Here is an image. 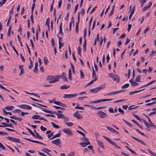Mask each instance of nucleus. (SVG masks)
Instances as JSON below:
<instances>
[{
  "label": "nucleus",
  "mask_w": 156,
  "mask_h": 156,
  "mask_svg": "<svg viewBox=\"0 0 156 156\" xmlns=\"http://www.w3.org/2000/svg\"><path fill=\"white\" fill-rule=\"evenodd\" d=\"M144 89H141V90H136V91H131V92H129V94L130 95H132L133 94H134V93H137V92H139L140 91H142L143 90H144Z\"/></svg>",
  "instance_id": "obj_20"
},
{
  "label": "nucleus",
  "mask_w": 156,
  "mask_h": 156,
  "mask_svg": "<svg viewBox=\"0 0 156 156\" xmlns=\"http://www.w3.org/2000/svg\"><path fill=\"white\" fill-rule=\"evenodd\" d=\"M97 114L99 117L101 119L105 118L107 116V115L104 112L101 111H99L97 112Z\"/></svg>",
  "instance_id": "obj_4"
},
{
  "label": "nucleus",
  "mask_w": 156,
  "mask_h": 156,
  "mask_svg": "<svg viewBox=\"0 0 156 156\" xmlns=\"http://www.w3.org/2000/svg\"><path fill=\"white\" fill-rule=\"evenodd\" d=\"M32 119H39V120H43L46 122L48 121L46 119H44L42 117H41V116H40L39 115H34L32 117Z\"/></svg>",
  "instance_id": "obj_6"
},
{
  "label": "nucleus",
  "mask_w": 156,
  "mask_h": 156,
  "mask_svg": "<svg viewBox=\"0 0 156 156\" xmlns=\"http://www.w3.org/2000/svg\"><path fill=\"white\" fill-rule=\"evenodd\" d=\"M35 137H37V138L40 139H43V138L38 133H36Z\"/></svg>",
  "instance_id": "obj_48"
},
{
  "label": "nucleus",
  "mask_w": 156,
  "mask_h": 156,
  "mask_svg": "<svg viewBox=\"0 0 156 156\" xmlns=\"http://www.w3.org/2000/svg\"><path fill=\"white\" fill-rule=\"evenodd\" d=\"M78 4H77L75 6V10L74 12V13H75L76 12V10H77V9H78Z\"/></svg>",
  "instance_id": "obj_62"
},
{
  "label": "nucleus",
  "mask_w": 156,
  "mask_h": 156,
  "mask_svg": "<svg viewBox=\"0 0 156 156\" xmlns=\"http://www.w3.org/2000/svg\"><path fill=\"white\" fill-rule=\"evenodd\" d=\"M26 105H18L17 107L22 109H26Z\"/></svg>",
  "instance_id": "obj_29"
},
{
  "label": "nucleus",
  "mask_w": 156,
  "mask_h": 156,
  "mask_svg": "<svg viewBox=\"0 0 156 156\" xmlns=\"http://www.w3.org/2000/svg\"><path fill=\"white\" fill-rule=\"evenodd\" d=\"M150 126L151 127H154L156 129V126L154 124H153L152 123H151L150 124Z\"/></svg>",
  "instance_id": "obj_63"
},
{
  "label": "nucleus",
  "mask_w": 156,
  "mask_h": 156,
  "mask_svg": "<svg viewBox=\"0 0 156 156\" xmlns=\"http://www.w3.org/2000/svg\"><path fill=\"white\" fill-rule=\"evenodd\" d=\"M108 110L111 113H113L114 112L113 109L112 108H109Z\"/></svg>",
  "instance_id": "obj_64"
},
{
  "label": "nucleus",
  "mask_w": 156,
  "mask_h": 156,
  "mask_svg": "<svg viewBox=\"0 0 156 156\" xmlns=\"http://www.w3.org/2000/svg\"><path fill=\"white\" fill-rule=\"evenodd\" d=\"M118 111L119 112L121 113L122 114H124V111L121 108H118Z\"/></svg>",
  "instance_id": "obj_52"
},
{
  "label": "nucleus",
  "mask_w": 156,
  "mask_h": 156,
  "mask_svg": "<svg viewBox=\"0 0 156 156\" xmlns=\"http://www.w3.org/2000/svg\"><path fill=\"white\" fill-rule=\"evenodd\" d=\"M62 23H61L59 26V33L62 36H63V33L62 31Z\"/></svg>",
  "instance_id": "obj_17"
},
{
  "label": "nucleus",
  "mask_w": 156,
  "mask_h": 156,
  "mask_svg": "<svg viewBox=\"0 0 156 156\" xmlns=\"http://www.w3.org/2000/svg\"><path fill=\"white\" fill-rule=\"evenodd\" d=\"M147 150L152 156H156V154L152 152L149 149H148Z\"/></svg>",
  "instance_id": "obj_34"
},
{
  "label": "nucleus",
  "mask_w": 156,
  "mask_h": 156,
  "mask_svg": "<svg viewBox=\"0 0 156 156\" xmlns=\"http://www.w3.org/2000/svg\"><path fill=\"white\" fill-rule=\"evenodd\" d=\"M77 95L76 94H64V98H73Z\"/></svg>",
  "instance_id": "obj_10"
},
{
  "label": "nucleus",
  "mask_w": 156,
  "mask_h": 156,
  "mask_svg": "<svg viewBox=\"0 0 156 156\" xmlns=\"http://www.w3.org/2000/svg\"><path fill=\"white\" fill-rule=\"evenodd\" d=\"M26 129L32 136L35 137V134L28 127H27Z\"/></svg>",
  "instance_id": "obj_22"
},
{
  "label": "nucleus",
  "mask_w": 156,
  "mask_h": 156,
  "mask_svg": "<svg viewBox=\"0 0 156 156\" xmlns=\"http://www.w3.org/2000/svg\"><path fill=\"white\" fill-rule=\"evenodd\" d=\"M38 63L36 62L35 64V66L33 69V72H35L36 73H37L38 71L37 66H38Z\"/></svg>",
  "instance_id": "obj_16"
},
{
  "label": "nucleus",
  "mask_w": 156,
  "mask_h": 156,
  "mask_svg": "<svg viewBox=\"0 0 156 156\" xmlns=\"http://www.w3.org/2000/svg\"><path fill=\"white\" fill-rule=\"evenodd\" d=\"M86 38H85L84 43L83 44V50L84 52H85L86 51Z\"/></svg>",
  "instance_id": "obj_26"
},
{
  "label": "nucleus",
  "mask_w": 156,
  "mask_h": 156,
  "mask_svg": "<svg viewBox=\"0 0 156 156\" xmlns=\"http://www.w3.org/2000/svg\"><path fill=\"white\" fill-rule=\"evenodd\" d=\"M133 115L136 119H137V120L139 121H141L142 120H143L141 118H140L138 115L135 114H133Z\"/></svg>",
  "instance_id": "obj_32"
},
{
  "label": "nucleus",
  "mask_w": 156,
  "mask_h": 156,
  "mask_svg": "<svg viewBox=\"0 0 156 156\" xmlns=\"http://www.w3.org/2000/svg\"><path fill=\"white\" fill-rule=\"evenodd\" d=\"M33 66V62L32 61L30 62V64L29 65L28 68L29 69H31Z\"/></svg>",
  "instance_id": "obj_59"
},
{
  "label": "nucleus",
  "mask_w": 156,
  "mask_h": 156,
  "mask_svg": "<svg viewBox=\"0 0 156 156\" xmlns=\"http://www.w3.org/2000/svg\"><path fill=\"white\" fill-rule=\"evenodd\" d=\"M24 138V139H25L26 140H27L29 141H30V142H33L35 143H37V141L33 140H31V139H29V138Z\"/></svg>",
  "instance_id": "obj_38"
},
{
  "label": "nucleus",
  "mask_w": 156,
  "mask_h": 156,
  "mask_svg": "<svg viewBox=\"0 0 156 156\" xmlns=\"http://www.w3.org/2000/svg\"><path fill=\"white\" fill-rule=\"evenodd\" d=\"M74 116L78 119H82V117L79 114L78 111L74 113Z\"/></svg>",
  "instance_id": "obj_8"
},
{
  "label": "nucleus",
  "mask_w": 156,
  "mask_h": 156,
  "mask_svg": "<svg viewBox=\"0 0 156 156\" xmlns=\"http://www.w3.org/2000/svg\"><path fill=\"white\" fill-rule=\"evenodd\" d=\"M106 128H107V129L110 132H114V131H115V129H113L111 128L109 126H106Z\"/></svg>",
  "instance_id": "obj_36"
},
{
  "label": "nucleus",
  "mask_w": 156,
  "mask_h": 156,
  "mask_svg": "<svg viewBox=\"0 0 156 156\" xmlns=\"http://www.w3.org/2000/svg\"><path fill=\"white\" fill-rule=\"evenodd\" d=\"M131 137L132 138H133V139H134V140H136L138 142L141 143V144L146 146V144H145V143L142 140H141L137 138H136V137H135L133 136H131Z\"/></svg>",
  "instance_id": "obj_12"
},
{
  "label": "nucleus",
  "mask_w": 156,
  "mask_h": 156,
  "mask_svg": "<svg viewBox=\"0 0 156 156\" xmlns=\"http://www.w3.org/2000/svg\"><path fill=\"white\" fill-rule=\"evenodd\" d=\"M62 131L65 133L69 135H72L73 134L72 132L69 129H65Z\"/></svg>",
  "instance_id": "obj_11"
},
{
  "label": "nucleus",
  "mask_w": 156,
  "mask_h": 156,
  "mask_svg": "<svg viewBox=\"0 0 156 156\" xmlns=\"http://www.w3.org/2000/svg\"><path fill=\"white\" fill-rule=\"evenodd\" d=\"M5 109L7 110H11L14 108V107L12 106H7L5 107Z\"/></svg>",
  "instance_id": "obj_27"
},
{
  "label": "nucleus",
  "mask_w": 156,
  "mask_h": 156,
  "mask_svg": "<svg viewBox=\"0 0 156 156\" xmlns=\"http://www.w3.org/2000/svg\"><path fill=\"white\" fill-rule=\"evenodd\" d=\"M143 122H144V124L145 125V126L147 128H149L150 126V125L144 119H143Z\"/></svg>",
  "instance_id": "obj_31"
},
{
  "label": "nucleus",
  "mask_w": 156,
  "mask_h": 156,
  "mask_svg": "<svg viewBox=\"0 0 156 156\" xmlns=\"http://www.w3.org/2000/svg\"><path fill=\"white\" fill-rule=\"evenodd\" d=\"M0 148L3 150L6 149V148L2 145V144L0 142Z\"/></svg>",
  "instance_id": "obj_49"
},
{
  "label": "nucleus",
  "mask_w": 156,
  "mask_h": 156,
  "mask_svg": "<svg viewBox=\"0 0 156 156\" xmlns=\"http://www.w3.org/2000/svg\"><path fill=\"white\" fill-rule=\"evenodd\" d=\"M77 132L78 133H79L81 134L83 136L85 137V134L83 133L82 132L78 130H77Z\"/></svg>",
  "instance_id": "obj_61"
},
{
  "label": "nucleus",
  "mask_w": 156,
  "mask_h": 156,
  "mask_svg": "<svg viewBox=\"0 0 156 156\" xmlns=\"http://www.w3.org/2000/svg\"><path fill=\"white\" fill-rule=\"evenodd\" d=\"M138 83H136L135 82H134L133 83H131V85L133 87H134L135 86H136L138 85Z\"/></svg>",
  "instance_id": "obj_51"
},
{
  "label": "nucleus",
  "mask_w": 156,
  "mask_h": 156,
  "mask_svg": "<svg viewBox=\"0 0 156 156\" xmlns=\"http://www.w3.org/2000/svg\"><path fill=\"white\" fill-rule=\"evenodd\" d=\"M80 78L81 79H83L84 77L83 72L81 70H80Z\"/></svg>",
  "instance_id": "obj_39"
},
{
  "label": "nucleus",
  "mask_w": 156,
  "mask_h": 156,
  "mask_svg": "<svg viewBox=\"0 0 156 156\" xmlns=\"http://www.w3.org/2000/svg\"><path fill=\"white\" fill-rule=\"evenodd\" d=\"M103 137L111 144L113 146L119 149L120 148V147L118 146L114 142L112 141V140L110 138L106 137L105 136H103Z\"/></svg>",
  "instance_id": "obj_3"
},
{
  "label": "nucleus",
  "mask_w": 156,
  "mask_h": 156,
  "mask_svg": "<svg viewBox=\"0 0 156 156\" xmlns=\"http://www.w3.org/2000/svg\"><path fill=\"white\" fill-rule=\"evenodd\" d=\"M61 131H60L58 134L54 135V137H55V138L60 137L61 135Z\"/></svg>",
  "instance_id": "obj_55"
},
{
  "label": "nucleus",
  "mask_w": 156,
  "mask_h": 156,
  "mask_svg": "<svg viewBox=\"0 0 156 156\" xmlns=\"http://www.w3.org/2000/svg\"><path fill=\"white\" fill-rule=\"evenodd\" d=\"M98 144L101 147L104 148L103 143L101 141L97 140Z\"/></svg>",
  "instance_id": "obj_21"
},
{
  "label": "nucleus",
  "mask_w": 156,
  "mask_h": 156,
  "mask_svg": "<svg viewBox=\"0 0 156 156\" xmlns=\"http://www.w3.org/2000/svg\"><path fill=\"white\" fill-rule=\"evenodd\" d=\"M75 108L80 109H84V108H83L78 106V104H77V105L75 107Z\"/></svg>",
  "instance_id": "obj_58"
},
{
  "label": "nucleus",
  "mask_w": 156,
  "mask_h": 156,
  "mask_svg": "<svg viewBox=\"0 0 156 156\" xmlns=\"http://www.w3.org/2000/svg\"><path fill=\"white\" fill-rule=\"evenodd\" d=\"M105 88L104 85H101L99 87H97V89L98 90V91L99 90H101L102 89H104Z\"/></svg>",
  "instance_id": "obj_37"
},
{
  "label": "nucleus",
  "mask_w": 156,
  "mask_h": 156,
  "mask_svg": "<svg viewBox=\"0 0 156 156\" xmlns=\"http://www.w3.org/2000/svg\"><path fill=\"white\" fill-rule=\"evenodd\" d=\"M58 44H59V46L58 47V48L59 49H60L61 48V47L63 46L64 44H63V43H61L60 42V41H58Z\"/></svg>",
  "instance_id": "obj_50"
},
{
  "label": "nucleus",
  "mask_w": 156,
  "mask_h": 156,
  "mask_svg": "<svg viewBox=\"0 0 156 156\" xmlns=\"http://www.w3.org/2000/svg\"><path fill=\"white\" fill-rule=\"evenodd\" d=\"M54 103L56 105H58L62 107H66V105L65 104H63L60 101H55V102H54Z\"/></svg>",
  "instance_id": "obj_13"
},
{
  "label": "nucleus",
  "mask_w": 156,
  "mask_h": 156,
  "mask_svg": "<svg viewBox=\"0 0 156 156\" xmlns=\"http://www.w3.org/2000/svg\"><path fill=\"white\" fill-rule=\"evenodd\" d=\"M47 80H51L49 82V83H53L58 81V78L53 76H48L47 77Z\"/></svg>",
  "instance_id": "obj_2"
},
{
  "label": "nucleus",
  "mask_w": 156,
  "mask_h": 156,
  "mask_svg": "<svg viewBox=\"0 0 156 156\" xmlns=\"http://www.w3.org/2000/svg\"><path fill=\"white\" fill-rule=\"evenodd\" d=\"M92 77H94V78L95 77H97L93 67H92Z\"/></svg>",
  "instance_id": "obj_46"
},
{
  "label": "nucleus",
  "mask_w": 156,
  "mask_h": 156,
  "mask_svg": "<svg viewBox=\"0 0 156 156\" xmlns=\"http://www.w3.org/2000/svg\"><path fill=\"white\" fill-rule=\"evenodd\" d=\"M61 77L63 80H64V81H67V79L65 76V73H62V75L61 76Z\"/></svg>",
  "instance_id": "obj_28"
},
{
  "label": "nucleus",
  "mask_w": 156,
  "mask_h": 156,
  "mask_svg": "<svg viewBox=\"0 0 156 156\" xmlns=\"http://www.w3.org/2000/svg\"><path fill=\"white\" fill-rule=\"evenodd\" d=\"M6 138L12 141H14L15 142H18V143H20L21 144H22V143L20 141V140L19 139L16 138H14L13 137H9V136L7 137H6Z\"/></svg>",
  "instance_id": "obj_5"
},
{
  "label": "nucleus",
  "mask_w": 156,
  "mask_h": 156,
  "mask_svg": "<svg viewBox=\"0 0 156 156\" xmlns=\"http://www.w3.org/2000/svg\"><path fill=\"white\" fill-rule=\"evenodd\" d=\"M38 108H41L42 110V111H44L45 112L50 113H52V111L51 110H47L46 109H45V108L41 107L40 106H38Z\"/></svg>",
  "instance_id": "obj_15"
},
{
  "label": "nucleus",
  "mask_w": 156,
  "mask_h": 156,
  "mask_svg": "<svg viewBox=\"0 0 156 156\" xmlns=\"http://www.w3.org/2000/svg\"><path fill=\"white\" fill-rule=\"evenodd\" d=\"M141 79V76H138L135 79V81L136 82H140Z\"/></svg>",
  "instance_id": "obj_41"
},
{
  "label": "nucleus",
  "mask_w": 156,
  "mask_h": 156,
  "mask_svg": "<svg viewBox=\"0 0 156 156\" xmlns=\"http://www.w3.org/2000/svg\"><path fill=\"white\" fill-rule=\"evenodd\" d=\"M81 48L79 46L78 47V53L79 55L80 56L81 55Z\"/></svg>",
  "instance_id": "obj_53"
},
{
  "label": "nucleus",
  "mask_w": 156,
  "mask_h": 156,
  "mask_svg": "<svg viewBox=\"0 0 156 156\" xmlns=\"http://www.w3.org/2000/svg\"><path fill=\"white\" fill-rule=\"evenodd\" d=\"M90 91L92 93H96L98 92V90L97 88L90 89Z\"/></svg>",
  "instance_id": "obj_19"
},
{
  "label": "nucleus",
  "mask_w": 156,
  "mask_h": 156,
  "mask_svg": "<svg viewBox=\"0 0 156 156\" xmlns=\"http://www.w3.org/2000/svg\"><path fill=\"white\" fill-rule=\"evenodd\" d=\"M51 124L55 128L58 129L60 127L59 126L55 124L53 122H51Z\"/></svg>",
  "instance_id": "obj_35"
},
{
  "label": "nucleus",
  "mask_w": 156,
  "mask_h": 156,
  "mask_svg": "<svg viewBox=\"0 0 156 156\" xmlns=\"http://www.w3.org/2000/svg\"><path fill=\"white\" fill-rule=\"evenodd\" d=\"M3 111L5 113V114H9L10 115H12V113L11 112H7L4 109H2Z\"/></svg>",
  "instance_id": "obj_56"
},
{
  "label": "nucleus",
  "mask_w": 156,
  "mask_h": 156,
  "mask_svg": "<svg viewBox=\"0 0 156 156\" xmlns=\"http://www.w3.org/2000/svg\"><path fill=\"white\" fill-rule=\"evenodd\" d=\"M90 143L89 141L86 142H82L80 143V144L83 147H86L87 145H90Z\"/></svg>",
  "instance_id": "obj_14"
},
{
  "label": "nucleus",
  "mask_w": 156,
  "mask_h": 156,
  "mask_svg": "<svg viewBox=\"0 0 156 156\" xmlns=\"http://www.w3.org/2000/svg\"><path fill=\"white\" fill-rule=\"evenodd\" d=\"M6 2V0H2L0 2V6H2Z\"/></svg>",
  "instance_id": "obj_54"
},
{
  "label": "nucleus",
  "mask_w": 156,
  "mask_h": 156,
  "mask_svg": "<svg viewBox=\"0 0 156 156\" xmlns=\"http://www.w3.org/2000/svg\"><path fill=\"white\" fill-rule=\"evenodd\" d=\"M123 91V90H119L118 91L112 92L110 93H109L107 94H106V95H114L115 94H118L121 93V92H122Z\"/></svg>",
  "instance_id": "obj_9"
},
{
  "label": "nucleus",
  "mask_w": 156,
  "mask_h": 156,
  "mask_svg": "<svg viewBox=\"0 0 156 156\" xmlns=\"http://www.w3.org/2000/svg\"><path fill=\"white\" fill-rule=\"evenodd\" d=\"M69 87V86H67L66 85H64L60 87V88L62 89H65Z\"/></svg>",
  "instance_id": "obj_33"
},
{
  "label": "nucleus",
  "mask_w": 156,
  "mask_h": 156,
  "mask_svg": "<svg viewBox=\"0 0 156 156\" xmlns=\"http://www.w3.org/2000/svg\"><path fill=\"white\" fill-rule=\"evenodd\" d=\"M51 143L57 146H58L61 144V141L59 139H57L55 140L52 141Z\"/></svg>",
  "instance_id": "obj_7"
},
{
  "label": "nucleus",
  "mask_w": 156,
  "mask_h": 156,
  "mask_svg": "<svg viewBox=\"0 0 156 156\" xmlns=\"http://www.w3.org/2000/svg\"><path fill=\"white\" fill-rule=\"evenodd\" d=\"M129 86V83H126L122 86V89L128 87Z\"/></svg>",
  "instance_id": "obj_40"
},
{
  "label": "nucleus",
  "mask_w": 156,
  "mask_h": 156,
  "mask_svg": "<svg viewBox=\"0 0 156 156\" xmlns=\"http://www.w3.org/2000/svg\"><path fill=\"white\" fill-rule=\"evenodd\" d=\"M11 19V15H10L9 18L7 22V26H9V23L10 22Z\"/></svg>",
  "instance_id": "obj_60"
},
{
  "label": "nucleus",
  "mask_w": 156,
  "mask_h": 156,
  "mask_svg": "<svg viewBox=\"0 0 156 156\" xmlns=\"http://www.w3.org/2000/svg\"><path fill=\"white\" fill-rule=\"evenodd\" d=\"M57 115L58 119L64 118L65 116L62 114H59L58 113Z\"/></svg>",
  "instance_id": "obj_25"
},
{
  "label": "nucleus",
  "mask_w": 156,
  "mask_h": 156,
  "mask_svg": "<svg viewBox=\"0 0 156 156\" xmlns=\"http://www.w3.org/2000/svg\"><path fill=\"white\" fill-rule=\"evenodd\" d=\"M140 2L141 4V6L142 7L143 6L144 4L146 2V0H140Z\"/></svg>",
  "instance_id": "obj_47"
},
{
  "label": "nucleus",
  "mask_w": 156,
  "mask_h": 156,
  "mask_svg": "<svg viewBox=\"0 0 156 156\" xmlns=\"http://www.w3.org/2000/svg\"><path fill=\"white\" fill-rule=\"evenodd\" d=\"M69 79L71 80L72 79V74H71V69H69Z\"/></svg>",
  "instance_id": "obj_23"
},
{
  "label": "nucleus",
  "mask_w": 156,
  "mask_h": 156,
  "mask_svg": "<svg viewBox=\"0 0 156 156\" xmlns=\"http://www.w3.org/2000/svg\"><path fill=\"white\" fill-rule=\"evenodd\" d=\"M97 79V77H95L94 80H92L90 82L88 83L86 86H87L91 84L94 83V81H96Z\"/></svg>",
  "instance_id": "obj_24"
},
{
  "label": "nucleus",
  "mask_w": 156,
  "mask_h": 156,
  "mask_svg": "<svg viewBox=\"0 0 156 156\" xmlns=\"http://www.w3.org/2000/svg\"><path fill=\"white\" fill-rule=\"evenodd\" d=\"M108 76L112 78L114 81H116L118 82H119L120 78L117 75L114 74L112 73H110L108 74Z\"/></svg>",
  "instance_id": "obj_1"
},
{
  "label": "nucleus",
  "mask_w": 156,
  "mask_h": 156,
  "mask_svg": "<svg viewBox=\"0 0 156 156\" xmlns=\"http://www.w3.org/2000/svg\"><path fill=\"white\" fill-rule=\"evenodd\" d=\"M41 151H43L44 152L46 153L48 155L50 156H51L49 153H48L47 152V151L51 152V151L50 150L47 148H44V149H42Z\"/></svg>",
  "instance_id": "obj_18"
},
{
  "label": "nucleus",
  "mask_w": 156,
  "mask_h": 156,
  "mask_svg": "<svg viewBox=\"0 0 156 156\" xmlns=\"http://www.w3.org/2000/svg\"><path fill=\"white\" fill-rule=\"evenodd\" d=\"M12 29V27L10 26L8 30L7 35L9 36H10L11 31Z\"/></svg>",
  "instance_id": "obj_44"
},
{
  "label": "nucleus",
  "mask_w": 156,
  "mask_h": 156,
  "mask_svg": "<svg viewBox=\"0 0 156 156\" xmlns=\"http://www.w3.org/2000/svg\"><path fill=\"white\" fill-rule=\"evenodd\" d=\"M155 81H156L155 80L152 81H151V82H150L149 83H148V84L143 86V87H142L149 86V85H151V84H152V83H154Z\"/></svg>",
  "instance_id": "obj_43"
},
{
  "label": "nucleus",
  "mask_w": 156,
  "mask_h": 156,
  "mask_svg": "<svg viewBox=\"0 0 156 156\" xmlns=\"http://www.w3.org/2000/svg\"><path fill=\"white\" fill-rule=\"evenodd\" d=\"M44 63L45 64V65H47L48 64L49 62L46 57H44Z\"/></svg>",
  "instance_id": "obj_45"
},
{
  "label": "nucleus",
  "mask_w": 156,
  "mask_h": 156,
  "mask_svg": "<svg viewBox=\"0 0 156 156\" xmlns=\"http://www.w3.org/2000/svg\"><path fill=\"white\" fill-rule=\"evenodd\" d=\"M40 129L41 130L43 131H45L47 130L46 128L43 127L42 126H41L40 127Z\"/></svg>",
  "instance_id": "obj_57"
},
{
  "label": "nucleus",
  "mask_w": 156,
  "mask_h": 156,
  "mask_svg": "<svg viewBox=\"0 0 156 156\" xmlns=\"http://www.w3.org/2000/svg\"><path fill=\"white\" fill-rule=\"evenodd\" d=\"M66 124L68 126H72L73 125V123L71 122H65Z\"/></svg>",
  "instance_id": "obj_42"
},
{
  "label": "nucleus",
  "mask_w": 156,
  "mask_h": 156,
  "mask_svg": "<svg viewBox=\"0 0 156 156\" xmlns=\"http://www.w3.org/2000/svg\"><path fill=\"white\" fill-rule=\"evenodd\" d=\"M80 12H79L78 15V21L76 23V27H78V24L79 22L80 17Z\"/></svg>",
  "instance_id": "obj_30"
}]
</instances>
